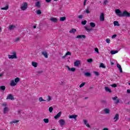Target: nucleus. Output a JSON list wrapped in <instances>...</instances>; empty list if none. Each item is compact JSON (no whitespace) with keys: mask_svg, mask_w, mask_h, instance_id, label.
Wrapping results in <instances>:
<instances>
[{"mask_svg":"<svg viewBox=\"0 0 130 130\" xmlns=\"http://www.w3.org/2000/svg\"><path fill=\"white\" fill-rule=\"evenodd\" d=\"M106 42L107 43H110V39H106Z\"/></svg>","mask_w":130,"mask_h":130,"instance_id":"nucleus-50","label":"nucleus"},{"mask_svg":"<svg viewBox=\"0 0 130 130\" xmlns=\"http://www.w3.org/2000/svg\"><path fill=\"white\" fill-rule=\"evenodd\" d=\"M66 55L67 56V55H72V53H71V52L70 51H68L66 53Z\"/></svg>","mask_w":130,"mask_h":130,"instance_id":"nucleus-44","label":"nucleus"},{"mask_svg":"<svg viewBox=\"0 0 130 130\" xmlns=\"http://www.w3.org/2000/svg\"><path fill=\"white\" fill-rule=\"evenodd\" d=\"M77 117H78V115H72L69 116V118H74V119H77Z\"/></svg>","mask_w":130,"mask_h":130,"instance_id":"nucleus-15","label":"nucleus"},{"mask_svg":"<svg viewBox=\"0 0 130 130\" xmlns=\"http://www.w3.org/2000/svg\"><path fill=\"white\" fill-rule=\"evenodd\" d=\"M4 76V73L0 74V77H3Z\"/></svg>","mask_w":130,"mask_h":130,"instance_id":"nucleus-63","label":"nucleus"},{"mask_svg":"<svg viewBox=\"0 0 130 130\" xmlns=\"http://www.w3.org/2000/svg\"><path fill=\"white\" fill-rule=\"evenodd\" d=\"M67 68L68 69L69 71H70L71 70V68H70V67L67 66Z\"/></svg>","mask_w":130,"mask_h":130,"instance_id":"nucleus-61","label":"nucleus"},{"mask_svg":"<svg viewBox=\"0 0 130 130\" xmlns=\"http://www.w3.org/2000/svg\"><path fill=\"white\" fill-rule=\"evenodd\" d=\"M85 84H86V83H85V82L82 83L81 84H80L79 85L80 88H82V87H84V86H85Z\"/></svg>","mask_w":130,"mask_h":130,"instance_id":"nucleus-43","label":"nucleus"},{"mask_svg":"<svg viewBox=\"0 0 130 130\" xmlns=\"http://www.w3.org/2000/svg\"><path fill=\"white\" fill-rule=\"evenodd\" d=\"M87 0H84V2L83 3V6H86V3H87Z\"/></svg>","mask_w":130,"mask_h":130,"instance_id":"nucleus-55","label":"nucleus"},{"mask_svg":"<svg viewBox=\"0 0 130 130\" xmlns=\"http://www.w3.org/2000/svg\"><path fill=\"white\" fill-rule=\"evenodd\" d=\"M81 24L82 25H86L87 24V20L82 21Z\"/></svg>","mask_w":130,"mask_h":130,"instance_id":"nucleus-41","label":"nucleus"},{"mask_svg":"<svg viewBox=\"0 0 130 130\" xmlns=\"http://www.w3.org/2000/svg\"><path fill=\"white\" fill-rule=\"evenodd\" d=\"M93 74H94V75L96 76V77H98V76H99V72H98L93 71Z\"/></svg>","mask_w":130,"mask_h":130,"instance_id":"nucleus-39","label":"nucleus"},{"mask_svg":"<svg viewBox=\"0 0 130 130\" xmlns=\"http://www.w3.org/2000/svg\"><path fill=\"white\" fill-rule=\"evenodd\" d=\"M103 130H109V129H108V128L105 127Z\"/></svg>","mask_w":130,"mask_h":130,"instance_id":"nucleus-62","label":"nucleus"},{"mask_svg":"<svg viewBox=\"0 0 130 130\" xmlns=\"http://www.w3.org/2000/svg\"><path fill=\"white\" fill-rule=\"evenodd\" d=\"M13 55H8V57L10 59H13L14 58H17V54L16 52H14L12 53Z\"/></svg>","mask_w":130,"mask_h":130,"instance_id":"nucleus-4","label":"nucleus"},{"mask_svg":"<svg viewBox=\"0 0 130 130\" xmlns=\"http://www.w3.org/2000/svg\"><path fill=\"white\" fill-rule=\"evenodd\" d=\"M69 71H71V72H75L76 71V68H70V70Z\"/></svg>","mask_w":130,"mask_h":130,"instance_id":"nucleus-48","label":"nucleus"},{"mask_svg":"<svg viewBox=\"0 0 130 130\" xmlns=\"http://www.w3.org/2000/svg\"><path fill=\"white\" fill-rule=\"evenodd\" d=\"M112 100H113V101H115V104H118V103H119V99H118V97L117 96L112 98Z\"/></svg>","mask_w":130,"mask_h":130,"instance_id":"nucleus-6","label":"nucleus"},{"mask_svg":"<svg viewBox=\"0 0 130 130\" xmlns=\"http://www.w3.org/2000/svg\"><path fill=\"white\" fill-rule=\"evenodd\" d=\"M76 38H77L78 39H82V38H86V36L84 35H78L76 37Z\"/></svg>","mask_w":130,"mask_h":130,"instance_id":"nucleus-10","label":"nucleus"},{"mask_svg":"<svg viewBox=\"0 0 130 130\" xmlns=\"http://www.w3.org/2000/svg\"><path fill=\"white\" fill-rule=\"evenodd\" d=\"M19 40H20V38H17L15 40V42H18Z\"/></svg>","mask_w":130,"mask_h":130,"instance_id":"nucleus-53","label":"nucleus"},{"mask_svg":"<svg viewBox=\"0 0 130 130\" xmlns=\"http://www.w3.org/2000/svg\"><path fill=\"white\" fill-rule=\"evenodd\" d=\"M46 3H50L51 2V0H46Z\"/></svg>","mask_w":130,"mask_h":130,"instance_id":"nucleus-58","label":"nucleus"},{"mask_svg":"<svg viewBox=\"0 0 130 130\" xmlns=\"http://www.w3.org/2000/svg\"><path fill=\"white\" fill-rule=\"evenodd\" d=\"M17 85V83L15 82V81L12 80L10 83V86L12 87H14V86H16Z\"/></svg>","mask_w":130,"mask_h":130,"instance_id":"nucleus-17","label":"nucleus"},{"mask_svg":"<svg viewBox=\"0 0 130 130\" xmlns=\"http://www.w3.org/2000/svg\"><path fill=\"white\" fill-rule=\"evenodd\" d=\"M34 29L36 28V25H34Z\"/></svg>","mask_w":130,"mask_h":130,"instance_id":"nucleus-64","label":"nucleus"},{"mask_svg":"<svg viewBox=\"0 0 130 130\" xmlns=\"http://www.w3.org/2000/svg\"><path fill=\"white\" fill-rule=\"evenodd\" d=\"M115 12L117 16H118V17H126L127 18H129L130 17L129 13H128V12L126 11H124L123 12H122L120 10L116 9L115 10Z\"/></svg>","mask_w":130,"mask_h":130,"instance_id":"nucleus-1","label":"nucleus"},{"mask_svg":"<svg viewBox=\"0 0 130 130\" xmlns=\"http://www.w3.org/2000/svg\"><path fill=\"white\" fill-rule=\"evenodd\" d=\"M84 13H86V14H90V11L89 9H86L85 11H84Z\"/></svg>","mask_w":130,"mask_h":130,"instance_id":"nucleus-46","label":"nucleus"},{"mask_svg":"<svg viewBox=\"0 0 130 130\" xmlns=\"http://www.w3.org/2000/svg\"><path fill=\"white\" fill-rule=\"evenodd\" d=\"M114 119L115 120V122L117 121V120L119 119V114H118V113L115 114Z\"/></svg>","mask_w":130,"mask_h":130,"instance_id":"nucleus-9","label":"nucleus"},{"mask_svg":"<svg viewBox=\"0 0 130 130\" xmlns=\"http://www.w3.org/2000/svg\"><path fill=\"white\" fill-rule=\"evenodd\" d=\"M90 25L91 27V28H94V27H96V24L94 22H90Z\"/></svg>","mask_w":130,"mask_h":130,"instance_id":"nucleus-25","label":"nucleus"},{"mask_svg":"<svg viewBox=\"0 0 130 130\" xmlns=\"http://www.w3.org/2000/svg\"><path fill=\"white\" fill-rule=\"evenodd\" d=\"M100 68H103V69H105L106 67L105 66V65H104L103 63H101L100 65Z\"/></svg>","mask_w":130,"mask_h":130,"instance_id":"nucleus-35","label":"nucleus"},{"mask_svg":"<svg viewBox=\"0 0 130 130\" xmlns=\"http://www.w3.org/2000/svg\"><path fill=\"white\" fill-rule=\"evenodd\" d=\"M37 62H35V61H32L31 62V65L32 66V67H34V68H37Z\"/></svg>","mask_w":130,"mask_h":130,"instance_id":"nucleus-21","label":"nucleus"},{"mask_svg":"<svg viewBox=\"0 0 130 130\" xmlns=\"http://www.w3.org/2000/svg\"><path fill=\"white\" fill-rule=\"evenodd\" d=\"M2 106H3V113L4 114H6V113H8L9 112V107H8V105L7 103H5L2 104Z\"/></svg>","mask_w":130,"mask_h":130,"instance_id":"nucleus-3","label":"nucleus"},{"mask_svg":"<svg viewBox=\"0 0 130 130\" xmlns=\"http://www.w3.org/2000/svg\"><path fill=\"white\" fill-rule=\"evenodd\" d=\"M100 20L101 22H103L104 20H105L104 18V13H102L101 14V15L100 16Z\"/></svg>","mask_w":130,"mask_h":130,"instance_id":"nucleus-7","label":"nucleus"},{"mask_svg":"<svg viewBox=\"0 0 130 130\" xmlns=\"http://www.w3.org/2000/svg\"><path fill=\"white\" fill-rule=\"evenodd\" d=\"M108 4V0H105L104 2L103 5H107Z\"/></svg>","mask_w":130,"mask_h":130,"instance_id":"nucleus-51","label":"nucleus"},{"mask_svg":"<svg viewBox=\"0 0 130 130\" xmlns=\"http://www.w3.org/2000/svg\"><path fill=\"white\" fill-rule=\"evenodd\" d=\"M49 111L50 113L52 112V111H53V108H52V107L49 108Z\"/></svg>","mask_w":130,"mask_h":130,"instance_id":"nucleus-40","label":"nucleus"},{"mask_svg":"<svg viewBox=\"0 0 130 130\" xmlns=\"http://www.w3.org/2000/svg\"><path fill=\"white\" fill-rule=\"evenodd\" d=\"M14 82L17 84V83H19L20 82V78H16L14 79Z\"/></svg>","mask_w":130,"mask_h":130,"instance_id":"nucleus-33","label":"nucleus"},{"mask_svg":"<svg viewBox=\"0 0 130 130\" xmlns=\"http://www.w3.org/2000/svg\"><path fill=\"white\" fill-rule=\"evenodd\" d=\"M77 32V29L75 28H72L71 30L69 31V33H72L73 34H75Z\"/></svg>","mask_w":130,"mask_h":130,"instance_id":"nucleus-18","label":"nucleus"},{"mask_svg":"<svg viewBox=\"0 0 130 130\" xmlns=\"http://www.w3.org/2000/svg\"><path fill=\"white\" fill-rule=\"evenodd\" d=\"M83 121L84 124L86 125V124H87V121H86V120L84 119V120H83Z\"/></svg>","mask_w":130,"mask_h":130,"instance_id":"nucleus-54","label":"nucleus"},{"mask_svg":"<svg viewBox=\"0 0 130 130\" xmlns=\"http://www.w3.org/2000/svg\"><path fill=\"white\" fill-rule=\"evenodd\" d=\"M42 54L45 56L46 58H48V54H47V52H43Z\"/></svg>","mask_w":130,"mask_h":130,"instance_id":"nucleus-19","label":"nucleus"},{"mask_svg":"<svg viewBox=\"0 0 130 130\" xmlns=\"http://www.w3.org/2000/svg\"><path fill=\"white\" fill-rule=\"evenodd\" d=\"M87 61V62H92L93 61V59L92 58L88 59Z\"/></svg>","mask_w":130,"mask_h":130,"instance_id":"nucleus-45","label":"nucleus"},{"mask_svg":"<svg viewBox=\"0 0 130 130\" xmlns=\"http://www.w3.org/2000/svg\"><path fill=\"white\" fill-rule=\"evenodd\" d=\"M118 52V51L117 50H112L111 51V54H115L116 53H117Z\"/></svg>","mask_w":130,"mask_h":130,"instance_id":"nucleus-31","label":"nucleus"},{"mask_svg":"<svg viewBox=\"0 0 130 130\" xmlns=\"http://www.w3.org/2000/svg\"><path fill=\"white\" fill-rule=\"evenodd\" d=\"M84 28H85V30L86 31H87V32H90V31H92V29L88 28V26H85Z\"/></svg>","mask_w":130,"mask_h":130,"instance_id":"nucleus-28","label":"nucleus"},{"mask_svg":"<svg viewBox=\"0 0 130 130\" xmlns=\"http://www.w3.org/2000/svg\"><path fill=\"white\" fill-rule=\"evenodd\" d=\"M83 15H80L78 16V18L79 19H83Z\"/></svg>","mask_w":130,"mask_h":130,"instance_id":"nucleus-52","label":"nucleus"},{"mask_svg":"<svg viewBox=\"0 0 130 130\" xmlns=\"http://www.w3.org/2000/svg\"><path fill=\"white\" fill-rule=\"evenodd\" d=\"M19 120H14L13 121L10 122V123L11 124H13V123H17V122H19Z\"/></svg>","mask_w":130,"mask_h":130,"instance_id":"nucleus-23","label":"nucleus"},{"mask_svg":"<svg viewBox=\"0 0 130 130\" xmlns=\"http://www.w3.org/2000/svg\"><path fill=\"white\" fill-rule=\"evenodd\" d=\"M67 55H66V54L64 56H62V58L63 59V58H66Z\"/></svg>","mask_w":130,"mask_h":130,"instance_id":"nucleus-59","label":"nucleus"},{"mask_svg":"<svg viewBox=\"0 0 130 130\" xmlns=\"http://www.w3.org/2000/svg\"><path fill=\"white\" fill-rule=\"evenodd\" d=\"M39 101L40 102H42V101L45 102V101H46V100H44L42 97H40V98H39Z\"/></svg>","mask_w":130,"mask_h":130,"instance_id":"nucleus-38","label":"nucleus"},{"mask_svg":"<svg viewBox=\"0 0 130 130\" xmlns=\"http://www.w3.org/2000/svg\"><path fill=\"white\" fill-rule=\"evenodd\" d=\"M101 103L102 104H103L104 105H106L107 104V102L105 100H102L101 101Z\"/></svg>","mask_w":130,"mask_h":130,"instance_id":"nucleus-37","label":"nucleus"},{"mask_svg":"<svg viewBox=\"0 0 130 130\" xmlns=\"http://www.w3.org/2000/svg\"><path fill=\"white\" fill-rule=\"evenodd\" d=\"M60 115H61V112L58 113L54 117L55 119H57V118H59V117H60Z\"/></svg>","mask_w":130,"mask_h":130,"instance_id":"nucleus-11","label":"nucleus"},{"mask_svg":"<svg viewBox=\"0 0 130 130\" xmlns=\"http://www.w3.org/2000/svg\"><path fill=\"white\" fill-rule=\"evenodd\" d=\"M127 93H130V89L127 90Z\"/></svg>","mask_w":130,"mask_h":130,"instance_id":"nucleus-60","label":"nucleus"},{"mask_svg":"<svg viewBox=\"0 0 130 130\" xmlns=\"http://www.w3.org/2000/svg\"><path fill=\"white\" fill-rule=\"evenodd\" d=\"M43 121L45 122V123H48V122H49V119L44 118L43 119Z\"/></svg>","mask_w":130,"mask_h":130,"instance_id":"nucleus-30","label":"nucleus"},{"mask_svg":"<svg viewBox=\"0 0 130 130\" xmlns=\"http://www.w3.org/2000/svg\"><path fill=\"white\" fill-rule=\"evenodd\" d=\"M114 26H118V27H119L120 25L119 24V23L117 21H114Z\"/></svg>","mask_w":130,"mask_h":130,"instance_id":"nucleus-22","label":"nucleus"},{"mask_svg":"<svg viewBox=\"0 0 130 130\" xmlns=\"http://www.w3.org/2000/svg\"><path fill=\"white\" fill-rule=\"evenodd\" d=\"M16 28V26L14 25H10L9 26V30H14Z\"/></svg>","mask_w":130,"mask_h":130,"instance_id":"nucleus-13","label":"nucleus"},{"mask_svg":"<svg viewBox=\"0 0 130 130\" xmlns=\"http://www.w3.org/2000/svg\"><path fill=\"white\" fill-rule=\"evenodd\" d=\"M105 90L106 92H109V93H111L112 92L111 89H110V88L107 86L105 87Z\"/></svg>","mask_w":130,"mask_h":130,"instance_id":"nucleus-14","label":"nucleus"},{"mask_svg":"<svg viewBox=\"0 0 130 130\" xmlns=\"http://www.w3.org/2000/svg\"><path fill=\"white\" fill-rule=\"evenodd\" d=\"M0 90H1V91H5V90H6V86H0Z\"/></svg>","mask_w":130,"mask_h":130,"instance_id":"nucleus-32","label":"nucleus"},{"mask_svg":"<svg viewBox=\"0 0 130 130\" xmlns=\"http://www.w3.org/2000/svg\"><path fill=\"white\" fill-rule=\"evenodd\" d=\"M104 111L105 112V113L106 114H109L110 113V110L109 109L106 108L104 110Z\"/></svg>","mask_w":130,"mask_h":130,"instance_id":"nucleus-16","label":"nucleus"},{"mask_svg":"<svg viewBox=\"0 0 130 130\" xmlns=\"http://www.w3.org/2000/svg\"><path fill=\"white\" fill-rule=\"evenodd\" d=\"M35 6L36 7H37V8H40V2H36L35 4Z\"/></svg>","mask_w":130,"mask_h":130,"instance_id":"nucleus-29","label":"nucleus"},{"mask_svg":"<svg viewBox=\"0 0 130 130\" xmlns=\"http://www.w3.org/2000/svg\"><path fill=\"white\" fill-rule=\"evenodd\" d=\"M51 100V96L48 95L47 96V100H46V101H47V102H49Z\"/></svg>","mask_w":130,"mask_h":130,"instance_id":"nucleus-36","label":"nucleus"},{"mask_svg":"<svg viewBox=\"0 0 130 130\" xmlns=\"http://www.w3.org/2000/svg\"><path fill=\"white\" fill-rule=\"evenodd\" d=\"M59 123L61 126H62V125H64V124H66V121H64V120L62 119H61L59 121Z\"/></svg>","mask_w":130,"mask_h":130,"instance_id":"nucleus-8","label":"nucleus"},{"mask_svg":"<svg viewBox=\"0 0 130 130\" xmlns=\"http://www.w3.org/2000/svg\"><path fill=\"white\" fill-rule=\"evenodd\" d=\"M37 15H41V10H38L37 11Z\"/></svg>","mask_w":130,"mask_h":130,"instance_id":"nucleus-42","label":"nucleus"},{"mask_svg":"<svg viewBox=\"0 0 130 130\" xmlns=\"http://www.w3.org/2000/svg\"><path fill=\"white\" fill-rule=\"evenodd\" d=\"M112 87H113V88H116V87H117V84H113L112 85Z\"/></svg>","mask_w":130,"mask_h":130,"instance_id":"nucleus-49","label":"nucleus"},{"mask_svg":"<svg viewBox=\"0 0 130 130\" xmlns=\"http://www.w3.org/2000/svg\"><path fill=\"white\" fill-rule=\"evenodd\" d=\"M14 96L11 94H9L6 98L7 100H14Z\"/></svg>","mask_w":130,"mask_h":130,"instance_id":"nucleus-5","label":"nucleus"},{"mask_svg":"<svg viewBox=\"0 0 130 130\" xmlns=\"http://www.w3.org/2000/svg\"><path fill=\"white\" fill-rule=\"evenodd\" d=\"M87 127H91V126H90V124H89V123H87L85 125Z\"/></svg>","mask_w":130,"mask_h":130,"instance_id":"nucleus-56","label":"nucleus"},{"mask_svg":"<svg viewBox=\"0 0 130 130\" xmlns=\"http://www.w3.org/2000/svg\"><path fill=\"white\" fill-rule=\"evenodd\" d=\"M50 20L52 22H54V23H56V22H57V19H56V18H51Z\"/></svg>","mask_w":130,"mask_h":130,"instance_id":"nucleus-27","label":"nucleus"},{"mask_svg":"<svg viewBox=\"0 0 130 130\" xmlns=\"http://www.w3.org/2000/svg\"><path fill=\"white\" fill-rule=\"evenodd\" d=\"M21 11H26L28 9V3L27 2H23L20 6Z\"/></svg>","mask_w":130,"mask_h":130,"instance_id":"nucleus-2","label":"nucleus"},{"mask_svg":"<svg viewBox=\"0 0 130 130\" xmlns=\"http://www.w3.org/2000/svg\"><path fill=\"white\" fill-rule=\"evenodd\" d=\"M81 63V61L80 60H77L74 62L75 67H79Z\"/></svg>","mask_w":130,"mask_h":130,"instance_id":"nucleus-12","label":"nucleus"},{"mask_svg":"<svg viewBox=\"0 0 130 130\" xmlns=\"http://www.w3.org/2000/svg\"><path fill=\"white\" fill-rule=\"evenodd\" d=\"M117 67L118 68V69H119L120 73H122V69L121 68V66H120V64L118 63L117 64Z\"/></svg>","mask_w":130,"mask_h":130,"instance_id":"nucleus-20","label":"nucleus"},{"mask_svg":"<svg viewBox=\"0 0 130 130\" xmlns=\"http://www.w3.org/2000/svg\"><path fill=\"white\" fill-rule=\"evenodd\" d=\"M1 10H4L5 11H7L9 10V5H6L5 7H3L1 8Z\"/></svg>","mask_w":130,"mask_h":130,"instance_id":"nucleus-24","label":"nucleus"},{"mask_svg":"<svg viewBox=\"0 0 130 130\" xmlns=\"http://www.w3.org/2000/svg\"><path fill=\"white\" fill-rule=\"evenodd\" d=\"M117 35H113L112 36V38H115V37H116Z\"/></svg>","mask_w":130,"mask_h":130,"instance_id":"nucleus-57","label":"nucleus"},{"mask_svg":"<svg viewBox=\"0 0 130 130\" xmlns=\"http://www.w3.org/2000/svg\"><path fill=\"white\" fill-rule=\"evenodd\" d=\"M85 77H91V73L89 72H86L85 73Z\"/></svg>","mask_w":130,"mask_h":130,"instance_id":"nucleus-34","label":"nucleus"},{"mask_svg":"<svg viewBox=\"0 0 130 130\" xmlns=\"http://www.w3.org/2000/svg\"><path fill=\"white\" fill-rule=\"evenodd\" d=\"M66 20H67V17H60V21L61 22H63V21H66Z\"/></svg>","mask_w":130,"mask_h":130,"instance_id":"nucleus-26","label":"nucleus"},{"mask_svg":"<svg viewBox=\"0 0 130 130\" xmlns=\"http://www.w3.org/2000/svg\"><path fill=\"white\" fill-rule=\"evenodd\" d=\"M94 51H95V52L98 53H99V49H98V48H95Z\"/></svg>","mask_w":130,"mask_h":130,"instance_id":"nucleus-47","label":"nucleus"}]
</instances>
